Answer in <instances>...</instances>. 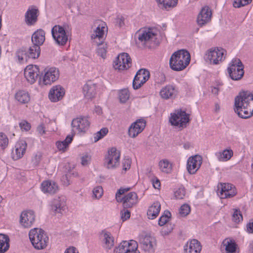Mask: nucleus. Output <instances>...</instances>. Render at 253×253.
<instances>
[{"label":"nucleus","mask_w":253,"mask_h":253,"mask_svg":"<svg viewBox=\"0 0 253 253\" xmlns=\"http://www.w3.org/2000/svg\"><path fill=\"white\" fill-rule=\"evenodd\" d=\"M118 99L121 104L126 102V89L123 88L118 90Z\"/></svg>","instance_id":"49530a36"},{"label":"nucleus","mask_w":253,"mask_h":253,"mask_svg":"<svg viewBox=\"0 0 253 253\" xmlns=\"http://www.w3.org/2000/svg\"><path fill=\"white\" fill-rule=\"evenodd\" d=\"M103 236V247L106 249H111L114 245V239L111 233L103 230L101 232Z\"/></svg>","instance_id":"7c9ffc66"},{"label":"nucleus","mask_w":253,"mask_h":253,"mask_svg":"<svg viewBox=\"0 0 253 253\" xmlns=\"http://www.w3.org/2000/svg\"><path fill=\"white\" fill-rule=\"evenodd\" d=\"M8 144V139L5 134L3 132H0V147L4 149Z\"/></svg>","instance_id":"de8ad7c7"},{"label":"nucleus","mask_w":253,"mask_h":253,"mask_svg":"<svg viewBox=\"0 0 253 253\" xmlns=\"http://www.w3.org/2000/svg\"><path fill=\"white\" fill-rule=\"evenodd\" d=\"M185 190L184 187H180L178 188L174 192V196L177 199H182L185 196Z\"/></svg>","instance_id":"5fc2aeb1"},{"label":"nucleus","mask_w":253,"mask_h":253,"mask_svg":"<svg viewBox=\"0 0 253 253\" xmlns=\"http://www.w3.org/2000/svg\"><path fill=\"white\" fill-rule=\"evenodd\" d=\"M106 52V49L104 45H103V46L99 47L97 49V53L98 55L101 56L103 58H105Z\"/></svg>","instance_id":"bf43d9fd"},{"label":"nucleus","mask_w":253,"mask_h":253,"mask_svg":"<svg viewBox=\"0 0 253 253\" xmlns=\"http://www.w3.org/2000/svg\"><path fill=\"white\" fill-rule=\"evenodd\" d=\"M222 245L225 246V250L227 253H237V245L234 241L225 239L222 242Z\"/></svg>","instance_id":"c9c22d12"},{"label":"nucleus","mask_w":253,"mask_h":253,"mask_svg":"<svg viewBox=\"0 0 253 253\" xmlns=\"http://www.w3.org/2000/svg\"><path fill=\"white\" fill-rule=\"evenodd\" d=\"M114 253H126V241H123L118 247L115 248Z\"/></svg>","instance_id":"8fccbe9b"},{"label":"nucleus","mask_w":253,"mask_h":253,"mask_svg":"<svg viewBox=\"0 0 253 253\" xmlns=\"http://www.w3.org/2000/svg\"><path fill=\"white\" fill-rule=\"evenodd\" d=\"M171 213L168 210L164 211L163 214L159 218L158 224L161 226H164L168 222L169 219L170 218Z\"/></svg>","instance_id":"79ce46f5"},{"label":"nucleus","mask_w":253,"mask_h":253,"mask_svg":"<svg viewBox=\"0 0 253 253\" xmlns=\"http://www.w3.org/2000/svg\"><path fill=\"white\" fill-rule=\"evenodd\" d=\"M169 166V163L167 160L161 161L159 163V166L160 167L162 170L163 171L168 172L167 169Z\"/></svg>","instance_id":"4d7b16f0"},{"label":"nucleus","mask_w":253,"mask_h":253,"mask_svg":"<svg viewBox=\"0 0 253 253\" xmlns=\"http://www.w3.org/2000/svg\"><path fill=\"white\" fill-rule=\"evenodd\" d=\"M59 77V72L58 69L51 67L45 72L42 78V84L44 85L51 84L55 82Z\"/></svg>","instance_id":"4be33fe9"},{"label":"nucleus","mask_w":253,"mask_h":253,"mask_svg":"<svg viewBox=\"0 0 253 253\" xmlns=\"http://www.w3.org/2000/svg\"><path fill=\"white\" fill-rule=\"evenodd\" d=\"M146 126V121L144 119H138L132 123L127 130L129 136L134 138L141 132Z\"/></svg>","instance_id":"aec40b11"},{"label":"nucleus","mask_w":253,"mask_h":253,"mask_svg":"<svg viewBox=\"0 0 253 253\" xmlns=\"http://www.w3.org/2000/svg\"><path fill=\"white\" fill-rule=\"evenodd\" d=\"M73 137V135H68L64 140L56 142V145L58 150L65 152L68 147L69 144L72 141Z\"/></svg>","instance_id":"f704fd0d"},{"label":"nucleus","mask_w":253,"mask_h":253,"mask_svg":"<svg viewBox=\"0 0 253 253\" xmlns=\"http://www.w3.org/2000/svg\"><path fill=\"white\" fill-rule=\"evenodd\" d=\"M202 164V158L200 155L190 157L187 162V169L190 174H194Z\"/></svg>","instance_id":"6ab92c4d"},{"label":"nucleus","mask_w":253,"mask_h":253,"mask_svg":"<svg viewBox=\"0 0 253 253\" xmlns=\"http://www.w3.org/2000/svg\"><path fill=\"white\" fill-rule=\"evenodd\" d=\"M150 72L145 69L139 70L133 80L132 87L134 89L140 88L150 78Z\"/></svg>","instance_id":"9b49d317"},{"label":"nucleus","mask_w":253,"mask_h":253,"mask_svg":"<svg viewBox=\"0 0 253 253\" xmlns=\"http://www.w3.org/2000/svg\"><path fill=\"white\" fill-rule=\"evenodd\" d=\"M41 156L40 155H36L34 158L33 159L32 162L35 166H38L41 161Z\"/></svg>","instance_id":"0e129e2a"},{"label":"nucleus","mask_w":253,"mask_h":253,"mask_svg":"<svg viewBox=\"0 0 253 253\" xmlns=\"http://www.w3.org/2000/svg\"><path fill=\"white\" fill-rule=\"evenodd\" d=\"M115 198L118 202L123 203V209L121 211V217L123 221H125L126 220V196L125 195L123 197L119 196L118 198Z\"/></svg>","instance_id":"4c0bfd02"},{"label":"nucleus","mask_w":253,"mask_h":253,"mask_svg":"<svg viewBox=\"0 0 253 253\" xmlns=\"http://www.w3.org/2000/svg\"><path fill=\"white\" fill-rule=\"evenodd\" d=\"M108 133V129L107 127H103L99 131L94 133L93 135L94 141L96 142L99 140L103 138Z\"/></svg>","instance_id":"37998d69"},{"label":"nucleus","mask_w":253,"mask_h":253,"mask_svg":"<svg viewBox=\"0 0 253 253\" xmlns=\"http://www.w3.org/2000/svg\"><path fill=\"white\" fill-rule=\"evenodd\" d=\"M91 158L90 157L87 155L83 156L81 158V164L83 166H85L89 164Z\"/></svg>","instance_id":"13d9d810"},{"label":"nucleus","mask_w":253,"mask_h":253,"mask_svg":"<svg viewBox=\"0 0 253 253\" xmlns=\"http://www.w3.org/2000/svg\"><path fill=\"white\" fill-rule=\"evenodd\" d=\"M41 190L44 193L53 194L57 192L58 186L54 181L45 180L41 184Z\"/></svg>","instance_id":"cd10ccee"},{"label":"nucleus","mask_w":253,"mask_h":253,"mask_svg":"<svg viewBox=\"0 0 253 253\" xmlns=\"http://www.w3.org/2000/svg\"><path fill=\"white\" fill-rule=\"evenodd\" d=\"M65 94L64 88L60 85L53 86L49 91L48 98L51 102H56L62 99Z\"/></svg>","instance_id":"5701e85b"},{"label":"nucleus","mask_w":253,"mask_h":253,"mask_svg":"<svg viewBox=\"0 0 253 253\" xmlns=\"http://www.w3.org/2000/svg\"><path fill=\"white\" fill-rule=\"evenodd\" d=\"M225 53L226 50L221 47H212L207 51L205 58L206 60H209L211 64H219L224 60Z\"/></svg>","instance_id":"423d86ee"},{"label":"nucleus","mask_w":253,"mask_h":253,"mask_svg":"<svg viewBox=\"0 0 253 253\" xmlns=\"http://www.w3.org/2000/svg\"><path fill=\"white\" fill-rule=\"evenodd\" d=\"M61 181H62L63 184L65 186H68L70 184L69 180L68 179L67 175L62 176L61 178Z\"/></svg>","instance_id":"338daca9"},{"label":"nucleus","mask_w":253,"mask_h":253,"mask_svg":"<svg viewBox=\"0 0 253 253\" xmlns=\"http://www.w3.org/2000/svg\"><path fill=\"white\" fill-rule=\"evenodd\" d=\"M35 220V215L33 211L27 210L22 211L20 214L19 223L24 228L31 227Z\"/></svg>","instance_id":"4468645a"},{"label":"nucleus","mask_w":253,"mask_h":253,"mask_svg":"<svg viewBox=\"0 0 253 253\" xmlns=\"http://www.w3.org/2000/svg\"><path fill=\"white\" fill-rule=\"evenodd\" d=\"M227 70L231 79L235 81L240 80L244 74V65L238 58H235L232 60Z\"/></svg>","instance_id":"0eeeda50"},{"label":"nucleus","mask_w":253,"mask_h":253,"mask_svg":"<svg viewBox=\"0 0 253 253\" xmlns=\"http://www.w3.org/2000/svg\"><path fill=\"white\" fill-rule=\"evenodd\" d=\"M165 225H166L164 226L161 230V234L163 236L167 235L170 233L172 231L174 227V224L171 223H167Z\"/></svg>","instance_id":"09e8293b"},{"label":"nucleus","mask_w":253,"mask_h":253,"mask_svg":"<svg viewBox=\"0 0 253 253\" xmlns=\"http://www.w3.org/2000/svg\"><path fill=\"white\" fill-rule=\"evenodd\" d=\"M19 127L22 131H28L31 127V124L27 121L23 120L19 124Z\"/></svg>","instance_id":"603ef678"},{"label":"nucleus","mask_w":253,"mask_h":253,"mask_svg":"<svg viewBox=\"0 0 253 253\" xmlns=\"http://www.w3.org/2000/svg\"><path fill=\"white\" fill-rule=\"evenodd\" d=\"M126 64V53L123 52L118 55L113 62V67L116 70H123Z\"/></svg>","instance_id":"c756f323"},{"label":"nucleus","mask_w":253,"mask_h":253,"mask_svg":"<svg viewBox=\"0 0 253 253\" xmlns=\"http://www.w3.org/2000/svg\"><path fill=\"white\" fill-rule=\"evenodd\" d=\"M9 241V239L7 236L0 234V253H4L8 250Z\"/></svg>","instance_id":"e433bc0d"},{"label":"nucleus","mask_w":253,"mask_h":253,"mask_svg":"<svg viewBox=\"0 0 253 253\" xmlns=\"http://www.w3.org/2000/svg\"><path fill=\"white\" fill-rule=\"evenodd\" d=\"M189 121V115L181 110H175V113L171 114L169 119L171 125L182 128L186 127Z\"/></svg>","instance_id":"6e6552de"},{"label":"nucleus","mask_w":253,"mask_h":253,"mask_svg":"<svg viewBox=\"0 0 253 253\" xmlns=\"http://www.w3.org/2000/svg\"><path fill=\"white\" fill-rule=\"evenodd\" d=\"M177 91L175 86L171 84H168L162 87L160 91V96L164 99H168L175 97Z\"/></svg>","instance_id":"bb28decb"},{"label":"nucleus","mask_w":253,"mask_h":253,"mask_svg":"<svg viewBox=\"0 0 253 253\" xmlns=\"http://www.w3.org/2000/svg\"><path fill=\"white\" fill-rule=\"evenodd\" d=\"M40 54L41 47L33 44L28 47H22L17 50L16 57L20 63H24L30 60L38 59Z\"/></svg>","instance_id":"20e7f679"},{"label":"nucleus","mask_w":253,"mask_h":253,"mask_svg":"<svg viewBox=\"0 0 253 253\" xmlns=\"http://www.w3.org/2000/svg\"><path fill=\"white\" fill-rule=\"evenodd\" d=\"M27 147L24 140H20L15 145V148L12 151L11 156L14 160H17L22 158L25 153Z\"/></svg>","instance_id":"b1692460"},{"label":"nucleus","mask_w":253,"mask_h":253,"mask_svg":"<svg viewBox=\"0 0 253 253\" xmlns=\"http://www.w3.org/2000/svg\"><path fill=\"white\" fill-rule=\"evenodd\" d=\"M157 34L152 28H144L137 31L135 35L136 43H141L144 47L148 48H154L160 44L157 38Z\"/></svg>","instance_id":"f03ea898"},{"label":"nucleus","mask_w":253,"mask_h":253,"mask_svg":"<svg viewBox=\"0 0 253 253\" xmlns=\"http://www.w3.org/2000/svg\"><path fill=\"white\" fill-rule=\"evenodd\" d=\"M251 1V0H235L233 5L234 7L239 8L247 5Z\"/></svg>","instance_id":"6e6d98bb"},{"label":"nucleus","mask_w":253,"mask_h":253,"mask_svg":"<svg viewBox=\"0 0 253 253\" xmlns=\"http://www.w3.org/2000/svg\"><path fill=\"white\" fill-rule=\"evenodd\" d=\"M96 85L92 83H87L83 88L84 97L88 99H91L95 96L96 94Z\"/></svg>","instance_id":"c85d7f7f"},{"label":"nucleus","mask_w":253,"mask_h":253,"mask_svg":"<svg viewBox=\"0 0 253 253\" xmlns=\"http://www.w3.org/2000/svg\"><path fill=\"white\" fill-rule=\"evenodd\" d=\"M161 210V204L159 202H154L147 211V214L149 219H153L158 215Z\"/></svg>","instance_id":"2f4dec72"},{"label":"nucleus","mask_w":253,"mask_h":253,"mask_svg":"<svg viewBox=\"0 0 253 253\" xmlns=\"http://www.w3.org/2000/svg\"><path fill=\"white\" fill-rule=\"evenodd\" d=\"M71 126L72 131H74L72 135H74L76 131L78 133L85 132L89 128L90 122L87 117H81L73 120Z\"/></svg>","instance_id":"9d476101"},{"label":"nucleus","mask_w":253,"mask_h":253,"mask_svg":"<svg viewBox=\"0 0 253 253\" xmlns=\"http://www.w3.org/2000/svg\"><path fill=\"white\" fill-rule=\"evenodd\" d=\"M40 12L38 7L34 5L29 6L25 14V22L28 26L34 25L38 21Z\"/></svg>","instance_id":"ddd939ff"},{"label":"nucleus","mask_w":253,"mask_h":253,"mask_svg":"<svg viewBox=\"0 0 253 253\" xmlns=\"http://www.w3.org/2000/svg\"><path fill=\"white\" fill-rule=\"evenodd\" d=\"M202 246L197 239H191L187 241L184 247L185 253H200Z\"/></svg>","instance_id":"393cba45"},{"label":"nucleus","mask_w":253,"mask_h":253,"mask_svg":"<svg viewBox=\"0 0 253 253\" xmlns=\"http://www.w3.org/2000/svg\"><path fill=\"white\" fill-rule=\"evenodd\" d=\"M217 191L222 199L231 198L236 194L235 187L229 183H220L217 186Z\"/></svg>","instance_id":"2eb2a0df"},{"label":"nucleus","mask_w":253,"mask_h":253,"mask_svg":"<svg viewBox=\"0 0 253 253\" xmlns=\"http://www.w3.org/2000/svg\"><path fill=\"white\" fill-rule=\"evenodd\" d=\"M120 154L115 147H112L108 151V155L105 157V162L108 169L113 168L119 164Z\"/></svg>","instance_id":"dca6fc26"},{"label":"nucleus","mask_w":253,"mask_h":253,"mask_svg":"<svg viewBox=\"0 0 253 253\" xmlns=\"http://www.w3.org/2000/svg\"><path fill=\"white\" fill-rule=\"evenodd\" d=\"M138 202L137 195L135 192H130L127 193V208H131Z\"/></svg>","instance_id":"a19ab883"},{"label":"nucleus","mask_w":253,"mask_h":253,"mask_svg":"<svg viewBox=\"0 0 253 253\" xmlns=\"http://www.w3.org/2000/svg\"><path fill=\"white\" fill-rule=\"evenodd\" d=\"M142 248L145 252L153 253L156 246V239L149 235L142 236L140 239Z\"/></svg>","instance_id":"412c9836"},{"label":"nucleus","mask_w":253,"mask_h":253,"mask_svg":"<svg viewBox=\"0 0 253 253\" xmlns=\"http://www.w3.org/2000/svg\"><path fill=\"white\" fill-rule=\"evenodd\" d=\"M64 253H79V251L77 248L74 247H70L66 249Z\"/></svg>","instance_id":"052dcab7"},{"label":"nucleus","mask_w":253,"mask_h":253,"mask_svg":"<svg viewBox=\"0 0 253 253\" xmlns=\"http://www.w3.org/2000/svg\"><path fill=\"white\" fill-rule=\"evenodd\" d=\"M105 27L102 25H99L94 30L93 33L91 36L92 39H98L100 41L102 40L103 38L104 35Z\"/></svg>","instance_id":"ea45409f"},{"label":"nucleus","mask_w":253,"mask_h":253,"mask_svg":"<svg viewBox=\"0 0 253 253\" xmlns=\"http://www.w3.org/2000/svg\"><path fill=\"white\" fill-rule=\"evenodd\" d=\"M137 242L133 240H130L127 242V250H129V253H140L138 250Z\"/></svg>","instance_id":"c03bdc74"},{"label":"nucleus","mask_w":253,"mask_h":253,"mask_svg":"<svg viewBox=\"0 0 253 253\" xmlns=\"http://www.w3.org/2000/svg\"><path fill=\"white\" fill-rule=\"evenodd\" d=\"M51 208L55 214H63L67 208L66 197L60 196L54 198L51 203Z\"/></svg>","instance_id":"f8f14e48"},{"label":"nucleus","mask_w":253,"mask_h":253,"mask_svg":"<svg viewBox=\"0 0 253 253\" xmlns=\"http://www.w3.org/2000/svg\"><path fill=\"white\" fill-rule=\"evenodd\" d=\"M234 111L243 119L253 115V94L248 91L240 92L235 98Z\"/></svg>","instance_id":"f257e3e1"},{"label":"nucleus","mask_w":253,"mask_h":253,"mask_svg":"<svg viewBox=\"0 0 253 253\" xmlns=\"http://www.w3.org/2000/svg\"><path fill=\"white\" fill-rule=\"evenodd\" d=\"M126 192V188H121L119 189L116 193L115 198H118L119 196H122Z\"/></svg>","instance_id":"680f3d73"},{"label":"nucleus","mask_w":253,"mask_h":253,"mask_svg":"<svg viewBox=\"0 0 253 253\" xmlns=\"http://www.w3.org/2000/svg\"><path fill=\"white\" fill-rule=\"evenodd\" d=\"M45 32L42 29H39L35 31L31 37V42L33 44L40 46L42 45L45 40Z\"/></svg>","instance_id":"a878e982"},{"label":"nucleus","mask_w":253,"mask_h":253,"mask_svg":"<svg viewBox=\"0 0 253 253\" xmlns=\"http://www.w3.org/2000/svg\"><path fill=\"white\" fill-rule=\"evenodd\" d=\"M39 73L38 66L29 65L25 69L24 76L28 83L33 84L36 81Z\"/></svg>","instance_id":"a211bd4d"},{"label":"nucleus","mask_w":253,"mask_h":253,"mask_svg":"<svg viewBox=\"0 0 253 253\" xmlns=\"http://www.w3.org/2000/svg\"><path fill=\"white\" fill-rule=\"evenodd\" d=\"M51 34L54 40L59 45H65L68 41V36L65 29L60 25H55L51 29Z\"/></svg>","instance_id":"1a4fd4ad"},{"label":"nucleus","mask_w":253,"mask_h":253,"mask_svg":"<svg viewBox=\"0 0 253 253\" xmlns=\"http://www.w3.org/2000/svg\"><path fill=\"white\" fill-rule=\"evenodd\" d=\"M162 8L167 9L175 7L177 3V0H156Z\"/></svg>","instance_id":"58836bf2"},{"label":"nucleus","mask_w":253,"mask_h":253,"mask_svg":"<svg viewBox=\"0 0 253 253\" xmlns=\"http://www.w3.org/2000/svg\"><path fill=\"white\" fill-rule=\"evenodd\" d=\"M233 155L231 149H225L221 152L215 153V155L219 161L225 162L229 160Z\"/></svg>","instance_id":"72a5a7b5"},{"label":"nucleus","mask_w":253,"mask_h":253,"mask_svg":"<svg viewBox=\"0 0 253 253\" xmlns=\"http://www.w3.org/2000/svg\"><path fill=\"white\" fill-rule=\"evenodd\" d=\"M190 59V54L188 51L179 50L171 55L169 59V66L173 71H182L189 65Z\"/></svg>","instance_id":"7ed1b4c3"},{"label":"nucleus","mask_w":253,"mask_h":253,"mask_svg":"<svg viewBox=\"0 0 253 253\" xmlns=\"http://www.w3.org/2000/svg\"><path fill=\"white\" fill-rule=\"evenodd\" d=\"M212 12L208 6H205L201 10L197 17L198 25L202 27L211 20Z\"/></svg>","instance_id":"f3484780"},{"label":"nucleus","mask_w":253,"mask_h":253,"mask_svg":"<svg viewBox=\"0 0 253 253\" xmlns=\"http://www.w3.org/2000/svg\"><path fill=\"white\" fill-rule=\"evenodd\" d=\"M243 219L242 214L239 210H235L232 215V220L236 222L239 223Z\"/></svg>","instance_id":"864d4df0"},{"label":"nucleus","mask_w":253,"mask_h":253,"mask_svg":"<svg viewBox=\"0 0 253 253\" xmlns=\"http://www.w3.org/2000/svg\"><path fill=\"white\" fill-rule=\"evenodd\" d=\"M117 23L120 27L124 25V18L122 16H118L117 18Z\"/></svg>","instance_id":"e2e57ef3"},{"label":"nucleus","mask_w":253,"mask_h":253,"mask_svg":"<svg viewBox=\"0 0 253 253\" xmlns=\"http://www.w3.org/2000/svg\"><path fill=\"white\" fill-rule=\"evenodd\" d=\"M38 130L41 134H43L45 133V128L43 125H41L38 127Z\"/></svg>","instance_id":"774afa93"},{"label":"nucleus","mask_w":253,"mask_h":253,"mask_svg":"<svg viewBox=\"0 0 253 253\" xmlns=\"http://www.w3.org/2000/svg\"><path fill=\"white\" fill-rule=\"evenodd\" d=\"M190 211V207L188 204H183L179 209V213L181 216L184 217L187 216Z\"/></svg>","instance_id":"3c124183"},{"label":"nucleus","mask_w":253,"mask_h":253,"mask_svg":"<svg viewBox=\"0 0 253 253\" xmlns=\"http://www.w3.org/2000/svg\"><path fill=\"white\" fill-rule=\"evenodd\" d=\"M247 230L249 233H253V221L247 224Z\"/></svg>","instance_id":"69168bd1"},{"label":"nucleus","mask_w":253,"mask_h":253,"mask_svg":"<svg viewBox=\"0 0 253 253\" xmlns=\"http://www.w3.org/2000/svg\"><path fill=\"white\" fill-rule=\"evenodd\" d=\"M15 99L21 104L28 103L30 100L29 93L25 90H21L17 91L15 95Z\"/></svg>","instance_id":"473e14b6"},{"label":"nucleus","mask_w":253,"mask_h":253,"mask_svg":"<svg viewBox=\"0 0 253 253\" xmlns=\"http://www.w3.org/2000/svg\"><path fill=\"white\" fill-rule=\"evenodd\" d=\"M92 197L94 199H99L103 194V189L101 186H96L92 190Z\"/></svg>","instance_id":"a18cd8bd"},{"label":"nucleus","mask_w":253,"mask_h":253,"mask_svg":"<svg viewBox=\"0 0 253 253\" xmlns=\"http://www.w3.org/2000/svg\"><path fill=\"white\" fill-rule=\"evenodd\" d=\"M29 239L34 248L42 250L46 247L48 243V237L42 229L34 228L29 233Z\"/></svg>","instance_id":"39448f33"}]
</instances>
